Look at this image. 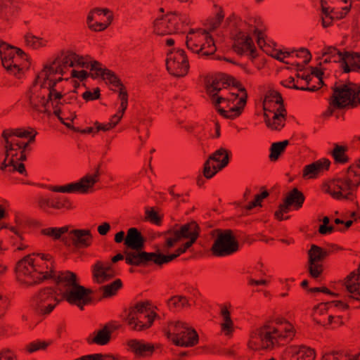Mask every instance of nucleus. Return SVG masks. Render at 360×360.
<instances>
[{
  "instance_id": "20",
  "label": "nucleus",
  "mask_w": 360,
  "mask_h": 360,
  "mask_svg": "<svg viewBox=\"0 0 360 360\" xmlns=\"http://www.w3.org/2000/svg\"><path fill=\"white\" fill-rule=\"evenodd\" d=\"M341 60H342V69L344 73L360 72V52L346 51V55L341 58Z\"/></svg>"
},
{
  "instance_id": "47",
  "label": "nucleus",
  "mask_w": 360,
  "mask_h": 360,
  "mask_svg": "<svg viewBox=\"0 0 360 360\" xmlns=\"http://www.w3.org/2000/svg\"><path fill=\"white\" fill-rule=\"evenodd\" d=\"M48 94L46 95V97L41 96L42 101H43V108L44 110L41 111L42 113L50 116L51 115V110L48 108L49 104L50 101H52V97L55 96L56 94L58 93V91H61V89H57L56 87L47 89Z\"/></svg>"
},
{
  "instance_id": "4",
  "label": "nucleus",
  "mask_w": 360,
  "mask_h": 360,
  "mask_svg": "<svg viewBox=\"0 0 360 360\" xmlns=\"http://www.w3.org/2000/svg\"><path fill=\"white\" fill-rule=\"evenodd\" d=\"M200 232L201 229L198 224L195 220H191L182 225L176 224L172 229L160 233L159 236H170L166 238L163 245L165 249L169 250L174 247L176 243L183 238H199Z\"/></svg>"
},
{
  "instance_id": "25",
  "label": "nucleus",
  "mask_w": 360,
  "mask_h": 360,
  "mask_svg": "<svg viewBox=\"0 0 360 360\" xmlns=\"http://www.w3.org/2000/svg\"><path fill=\"white\" fill-rule=\"evenodd\" d=\"M185 329L187 340H185L183 338H176L174 340V345L183 347H192L198 345L199 342V335L195 329L192 327H188V323L187 327H186Z\"/></svg>"
},
{
  "instance_id": "45",
  "label": "nucleus",
  "mask_w": 360,
  "mask_h": 360,
  "mask_svg": "<svg viewBox=\"0 0 360 360\" xmlns=\"http://www.w3.org/2000/svg\"><path fill=\"white\" fill-rule=\"evenodd\" d=\"M41 75H44V73H41L40 72L36 75L32 85L30 86L29 90L27 92V96L28 98L29 103L30 105L32 107V108L34 109L35 110H39V105L37 103H34V95L36 92H34V89H35L39 83Z\"/></svg>"
},
{
  "instance_id": "19",
  "label": "nucleus",
  "mask_w": 360,
  "mask_h": 360,
  "mask_svg": "<svg viewBox=\"0 0 360 360\" xmlns=\"http://www.w3.org/2000/svg\"><path fill=\"white\" fill-rule=\"evenodd\" d=\"M93 277L98 283L109 281L115 277L114 271L110 265L104 266L101 261H97L92 266Z\"/></svg>"
},
{
  "instance_id": "11",
  "label": "nucleus",
  "mask_w": 360,
  "mask_h": 360,
  "mask_svg": "<svg viewBox=\"0 0 360 360\" xmlns=\"http://www.w3.org/2000/svg\"><path fill=\"white\" fill-rule=\"evenodd\" d=\"M307 271L309 276L313 279L319 278L324 271L323 265L321 264L322 258L319 250V245L312 244L307 251Z\"/></svg>"
},
{
  "instance_id": "57",
  "label": "nucleus",
  "mask_w": 360,
  "mask_h": 360,
  "mask_svg": "<svg viewBox=\"0 0 360 360\" xmlns=\"http://www.w3.org/2000/svg\"><path fill=\"white\" fill-rule=\"evenodd\" d=\"M82 97L86 102L98 100L101 98V89L99 87H96L93 89V92L86 90L82 94Z\"/></svg>"
},
{
  "instance_id": "7",
  "label": "nucleus",
  "mask_w": 360,
  "mask_h": 360,
  "mask_svg": "<svg viewBox=\"0 0 360 360\" xmlns=\"http://www.w3.org/2000/svg\"><path fill=\"white\" fill-rule=\"evenodd\" d=\"M231 156V150L221 147L212 154L204 162L202 174L203 176L210 179L218 172L225 168L229 163Z\"/></svg>"
},
{
  "instance_id": "35",
  "label": "nucleus",
  "mask_w": 360,
  "mask_h": 360,
  "mask_svg": "<svg viewBox=\"0 0 360 360\" xmlns=\"http://www.w3.org/2000/svg\"><path fill=\"white\" fill-rule=\"evenodd\" d=\"M220 314L224 319V323L221 324V330L226 335H229L233 331V322L231 317V312L226 306H223Z\"/></svg>"
},
{
  "instance_id": "39",
  "label": "nucleus",
  "mask_w": 360,
  "mask_h": 360,
  "mask_svg": "<svg viewBox=\"0 0 360 360\" xmlns=\"http://www.w3.org/2000/svg\"><path fill=\"white\" fill-rule=\"evenodd\" d=\"M167 304L170 309H183L186 307H190L188 300L183 295L172 296L168 300Z\"/></svg>"
},
{
  "instance_id": "64",
  "label": "nucleus",
  "mask_w": 360,
  "mask_h": 360,
  "mask_svg": "<svg viewBox=\"0 0 360 360\" xmlns=\"http://www.w3.org/2000/svg\"><path fill=\"white\" fill-rule=\"evenodd\" d=\"M89 77H94L92 72H88L87 71L82 70L80 71L72 70L71 71V77L72 78H77L80 82H83L86 80Z\"/></svg>"
},
{
  "instance_id": "18",
  "label": "nucleus",
  "mask_w": 360,
  "mask_h": 360,
  "mask_svg": "<svg viewBox=\"0 0 360 360\" xmlns=\"http://www.w3.org/2000/svg\"><path fill=\"white\" fill-rule=\"evenodd\" d=\"M270 326L266 324L262 327L257 329L255 335H252V338H258L262 342V348L268 349H273L276 343H278L279 340L283 339H278V335H271L269 331Z\"/></svg>"
},
{
  "instance_id": "37",
  "label": "nucleus",
  "mask_w": 360,
  "mask_h": 360,
  "mask_svg": "<svg viewBox=\"0 0 360 360\" xmlns=\"http://www.w3.org/2000/svg\"><path fill=\"white\" fill-rule=\"evenodd\" d=\"M51 207L56 210H69L74 208L72 202L70 199L64 195H58L52 198V204Z\"/></svg>"
},
{
  "instance_id": "5",
  "label": "nucleus",
  "mask_w": 360,
  "mask_h": 360,
  "mask_svg": "<svg viewBox=\"0 0 360 360\" xmlns=\"http://www.w3.org/2000/svg\"><path fill=\"white\" fill-rule=\"evenodd\" d=\"M125 262L128 265L147 267L155 264L162 267L165 264L164 253L158 249L155 252H146L143 249L138 252H128L124 250Z\"/></svg>"
},
{
  "instance_id": "15",
  "label": "nucleus",
  "mask_w": 360,
  "mask_h": 360,
  "mask_svg": "<svg viewBox=\"0 0 360 360\" xmlns=\"http://www.w3.org/2000/svg\"><path fill=\"white\" fill-rule=\"evenodd\" d=\"M69 236H72L73 247L76 249H86L93 243L94 237L90 229H72Z\"/></svg>"
},
{
  "instance_id": "33",
  "label": "nucleus",
  "mask_w": 360,
  "mask_h": 360,
  "mask_svg": "<svg viewBox=\"0 0 360 360\" xmlns=\"http://www.w3.org/2000/svg\"><path fill=\"white\" fill-rule=\"evenodd\" d=\"M167 14H170L169 17H167V34L181 32V27L180 26L179 21V12L176 11H171L168 12Z\"/></svg>"
},
{
  "instance_id": "58",
  "label": "nucleus",
  "mask_w": 360,
  "mask_h": 360,
  "mask_svg": "<svg viewBox=\"0 0 360 360\" xmlns=\"http://www.w3.org/2000/svg\"><path fill=\"white\" fill-rule=\"evenodd\" d=\"M284 119L280 117L276 112H274L272 120L271 122V127H269L271 130L280 131L285 126Z\"/></svg>"
},
{
  "instance_id": "1",
  "label": "nucleus",
  "mask_w": 360,
  "mask_h": 360,
  "mask_svg": "<svg viewBox=\"0 0 360 360\" xmlns=\"http://www.w3.org/2000/svg\"><path fill=\"white\" fill-rule=\"evenodd\" d=\"M57 290L62 292V299L70 304L77 306L80 310H84L86 305L93 302L91 296L93 290L80 285L79 279L76 273L66 270L56 271L52 278Z\"/></svg>"
},
{
  "instance_id": "52",
  "label": "nucleus",
  "mask_w": 360,
  "mask_h": 360,
  "mask_svg": "<svg viewBox=\"0 0 360 360\" xmlns=\"http://www.w3.org/2000/svg\"><path fill=\"white\" fill-rule=\"evenodd\" d=\"M106 71L107 72H104L105 75L104 76V78H103V80H108L109 84H112L115 87H118L123 84L122 82L121 81L120 77L115 74V72L110 69H108V70Z\"/></svg>"
},
{
  "instance_id": "31",
  "label": "nucleus",
  "mask_w": 360,
  "mask_h": 360,
  "mask_svg": "<svg viewBox=\"0 0 360 360\" xmlns=\"http://www.w3.org/2000/svg\"><path fill=\"white\" fill-rule=\"evenodd\" d=\"M49 190L56 193H79L84 194L79 180L77 182H72L63 186H51Z\"/></svg>"
},
{
  "instance_id": "17",
  "label": "nucleus",
  "mask_w": 360,
  "mask_h": 360,
  "mask_svg": "<svg viewBox=\"0 0 360 360\" xmlns=\"http://www.w3.org/2000/svg\"><path fill=\"white\" fill-rule=\"evenodd\" d=\"M330 161L328 158H321L311 164L304 166L302 176L308 179L316 178L323 171H328L330 168Z\"/></svg>"
},
{
  "instance_id": "56",
  "label": "nucleus",
  "mask_w": 360,
  "mask_h": 360,
  "mask_svg": "<svg viewBox=\"0 0 360 360\" xmlns=\"http://www.w3.org/2000/svg\"><path fill=\"white\" fill-rule=\"evenodd\" d=\"M282 95L278 91L269 89L266 91L264 101L272 105L274 102L276 104L278 100H283Z\"/></svg>"
},
{
  "instance_id": "29",
  "label": "nucleus",
  "mask_w": 360,
  "mask_h": 360,
  "mask_svg": "<svg viewBox=\"0 0 360 360\" xmlns=\"http://www.w3.org/2000/svg\"><path fill=\"white\" fill-rule=\"evenodd\" d=\"M348 146L347 145L333 144V148L330 154L333 158L335 164L344 165L349 162V158L347 154Z\"/></svg>"
},
{
  "instance_id": "42",
  "label": "nucleus",
  "mask_w": 360,
  "mask_h": 360,
  "mask_svg": "<svg viewBox=\"0 0 360 360\" xmlns=\"http://www.w3.org/2000/svg\"><path fill=\"white\" fill-rule=\"evenodd\" d=\"M275 323L277 325H282L285 323L286 326L283 328L285 334L280 333L278 335V339H286L290 338V339L295 335V331L293 326L284 318H277L275 319Z\"/></svg>"
},
{
  "instance_id": "43",
  "label": "nucleus",
  "mask_w": 360,
  "mask_h": 360,
  "mask_svg": "<svg viewBox=\"0 0 360 360\" xmlns=\"http://www.w3.org/2000/svg\"><path fill=\"white\" fill-rule=\"evenodd\" d=\"M25 42L27 46L32 47L33 49H37L45 46L43 43V38L37 37L31 32H27L25 36Z\"/></svg>"
},
{
  "instance_id": "16",
  "label": "nucleus",
  "mask_w": 360,
  "mask_h": 360,
  "mask_svg": "<svg viewBox=\"0 0 360 360\" xmlns=\"http://www.w3.org/2000/svg\"><path fill=\"white\" fill-rule=\"evenodd\" d=\"M126 235L124 246L127 249H130L133 250L132 252H138L144 248L146 238L139 229L136 227L129 228Z\"/></svg>"
},
{
  "instance_id": "48",
  "label": "nucleus",
  "mask_w": 360,
  "mask_h": 360,
  "mask_svg": "<svg viewBox=\"0 0 360 360\" xmlns=\"http://www.w3.org/2000/svg\"><path fill=\"white\" fill-rule=\"evenodd\" d=\"M106 16L107 20L105 22H96L89 25V28L94 32H101L107 29L113 20L112 12L111 11V13H108Z\"/></svg>"
},
{
  "instance_id": "59",
  "label": "nucleus",
  "mask_w": 360,
  "mask_h": 360,
  "mask_svg": "<svg viewBox=\"0 0 360 360\" xmlns=\"http://www.w3.org/2000/svg\"><path fill=\"white\" fill-rule=\"evenodd\" d=\"M227 86H231L238 89V91L242 93V95L248 94L247 90L245 86L241 84V82L237 80L233 76L229 75V78L227 80Z\"/></svg>"
},
{
  "instance_id": "32",
  "label": "nucleus",
  "mask_w": 360,
  "mask_h": 360,
  "mask_svg": "<svg viewBox=\"0 0 360 360\" xmlns=\"http://www.w3.org/2000/svg\"><path fill=\"white\" fill-rule=\"evenodd\" d=\"M289 145L288 140L273 143L269 148L270 154L269 158L271 162L277 161L281 155L285 152L286 147Z\"/></svg>"
},
{
  "instance_id": "23",
  "label": "nucleus",
  "mask_w": 360,
  "mask_h": 360,
  "mask_svg": "<svg viewBox=\"0 0 360 360\" xmlns=\"http://www.w3.org/2000/svg\"><path fill=\"white\" fill-rule=\"evenodd\" d=\"M344 285L347 291L350 293L347 296L348 298L355 300V297H357L360 292V278L356 271L350 272L346 276Z\"/></svg>"
},
{
  "instance_id": "55",
  "label": "nucleus",
  "mask_w": 360,
  "mask_h": 360,
  "mask_svg": "<svg viewBox=\"0 0 360 360\" xmlns=\"http://www.w3.org/2000/svg\"><path fill=\"white\" fill-rule=\"evenodd\" d=\"M172 326L173 327V333H174V339L172 340V342L174 343V340L177 338H179V335H181L180 332L185 329L186 327H187V323L182 322L180 321H177L176 322H169L168 324V327Z\"/></svg>"
},
{
  "instance_id": "40",
  "label": "nucleus",
  "mask_w": 360,
  "mask_h": 360,
  "mask_svg": "<svg viewBox=\"0 0 360 360\" xmlns=\"http://www.w3.org/2000/svg\"><path fill=\"white\" fill-rule=\"evenodd\" d=\"M248 98V94L242 95L241 97L239 98L238 102L237 103V105L230 108L229 112H231V120H234L242 114L247 104Z\"/></svg>"
},
{
  "instance_id": "51",
  "label": "nucleus",
  "mask_w": 360,
  "mask_h": 360,
  "mask_svg": "<svg viewBox=\"0 0 360 360\" xmlns=\"http://www.w3.org/2000/svg\"><path fill=\"white\" fill-rule=\"evenodd\" d=\"M292 207L286 200H283V203L278 205V210L274 213L275 218L278 221L286 220L290 218L289 216L283 217L284 213H288Z\"/></svg>"
},
{
  "instance_id": "3",
  "label": "nucleus",
  "mask_w": 360,
  "mask_h": 360,
  "mask_svg": "<svg viewBox=\"0 0 360 360\" xmlns=\"http://www.w3.org/2000/svg\"><path fill=\"white\" fill-rule=\"evenodd\" d=\"M217 236L211 247L212 254L218 257L231 255L239 249V243L231 229H217L211 232V235Z\"/></svg>"
},
{
  "instance_id": "46",
  "label": "nucleus",
  "mask_w": 360,
  "mask_h": 360,
  "mask_svg": "<svg viewBox=\"0 0 360 360\" xmlns=\"http://www.w3.org/2000/svg\"><path fill=\"white\" fill-rule=\"evenodd\" d=\"M118 98L120 100V112L124 113L128 107L129 94L124 84L118 86Z\"/></svg>"
},
{
  "instance_id": "8",
  "label": "nucleus",
  "mask_w": 360,
  "mask_h": 360,
  "mask_svg": "<svg viewBox=\"0 0 360 360\" xmlns=\"http://www.w3.org/2000/svg\"><path fill=\"white\" fill-rule=\"evenodd\" d=\"M56 292L53 287H44L36 292L30 299L29 305L34 313L38 316H47L53 311L50 298Z\"/></svg>"
},
{
  "instance_id": "53",
  "label": "nucleus",
  "mask_w": 360,
  "mask_h": 360,
  "mask_svg": "<svg viewBox=\"0 0 360 360\" xmlns=\"http://www.w3.org/2000/svg\"><path fill=\"white\" fill-rule=\"evenodd\" d=\"M146 219L155 225H160L162 221V217L157 211L151 207L150 210H146Z\"/></svg>"
},
{
  "instance_id": "61",
  "label": "nucleus",
  "mask_w": 360,
  "mask_h": 360,
  "mask_svg": "<svg viewBox=\"0 0 360 360\" xmlns=\"http://www.w3.org/2000/svg\"><path fill=\"white\" fill-rule=\"evenodd\" d=\"M295 56L297 58H303V63L304 65H307L311 60V54L310 51L306 48H300L299 50L296 51Z\"/></svg>"
},
{
  "instance_id": "38",
  "label": "nucleus",
  "mask_w": 360,
  "mask_h": 360,
  "mask_svg": "<svg viewBox=\"0 0 360 360\" xmlns=\"http://www.w3.org/2000/svg\"><path fill=\"white\" fill-rule=\"evenodd\" d=\"M330 306V302H321L317 305H315L313 308L314 314L313 315V321L318 325L325 326L326 324L319 318L320 316L327 313Z\"/></svg>"
},
{
  "instance_id": "49",
  "label": "nucleus",
  "mask_w": 360,
  "mask_h": 360,
  "mask_svg": "<svg viewBox=\"0 0 360 360\" xmlns=\"http://www.w3.org/2000/svg\"><path fill=\"white\" fill-rule=\"evenodd\" d=\"M170 14L162 15L159 18H157L153 21V28L154 33L158 35H165L167 34L166 32V26H164V23L162 22L163 20L167 19V17H169Z\"/></svg>"
},
{
  "instance_id": "54",
  "label": "nucleus",
  "mask_w": 360,
  "mask_h": 360,
  "mask_svg": "<svg viewBox=\"0 0 360 360\" xmlns=\"http://www.w3.org/2000/svg\"><path fill=\"white\" fill-rule=\"evenodd\" d=\"M111 13V11L107 8H94L91 9L86 18V23L88 25V27L92 24V22L94 19V14H97L98 15L103 14L104 15H108V13Z\"/></svg>"
},
{
  "instance_id": "60",
  "label": "nucleus",
  "mask_w": 360,
  "mask_h": 360,
  "mask_svg": "<svg viewBox=\"0 0 360 360\" xmlns=\"http://www.w3.org/2000/svg\"><path fill=\"white\" fill-rule=\"evenodd\" d=\"M69 56H72L75 65H78L81 68H89V63L84 61V56H80L72 51L69 50Z\"/></svg>"
},
{
  "instance_id": "44",
  "label": "nucleus",
  "mask_w": 360,
  "mask_h": 360,
  "mask_svg": "<svg viewBox=\"0 0 360 360\" xmlns=\"http://www.w3.org/2000/svg\"><path fill=\"white\" fill-rule=\"evenodd\" d=\"M224 18V10L221 6H219V11L216 13L215 17L207 19V22L210 25L208 32H210L216 30L221 25Z\"/></svg>"
},
{
  "instance_id": "10",
  "label": "nucleus",
  "mask_w": 360,
  "mask_h": 360,
  "mask_svg": "<svg viewBox=\"0 0 360 360\" xmlns=\"http://www.w3.org/2000/svg\"><path fill=\"white\" fill-rule=\"evenodd\" d=\"M126 316L122 319L127 326H129L133 331H143L150 328L153 324L154 320L156 318H159V315L154 311H150L146 317L148 319V321L143 323L139 319V314L133 309L131 307H129L128 309H124Z\"/></svg>"
},
{
  "instance_id": "21",
  "label": "nucleus",
  "mask_w": 360,
  "mask_h": 360,
  "mask_svg": "<svg viewBox=\"0 0 360 360\" xmlns=\"http://www.w3.org/2000/svg\"><path fill=\"white\" fill-rule=\"evenodd\" d=\"M127 345L131 352L139 357L150 356L155 352V347L152 343H143L136 339L129 340Z\"/></svg>"
},
{
  "instance_id": "63",
  "label": "nucleus",
  "mask_w": 360,
  "mask_h": 360,
  "mask_svg": "<svg viewBox=\"0 0 360 360\" xmlns=\"http://www.w3.org/2000/svg\"><path fill=\"white\" fill-rule=\"evenodd\" d=\"M243 44H245V46L247 47L248 50H250V53L252 57V58H256L258 55L257 53V49L254 44V42L252 41V39L250 35H247V37L245 39V41H243Z\"/></svg>"
},
{
  "instance_id": "24",
  "label": "nucleus",
  "mask_w": 360,
  "mask_h": 360,
  "mask_svg": "<svg viewBox=\"0 0 360 360\" xmlns=\"http://www.w3.org/2000/svg\"><path fill=\"white\" fill-rule=\"evenodd\" d=\"M33 274H34V278H32L33 279L32 281H22V284L25 285L27 288H30L39 285L46 280H52V278L55 276V261H53L51 263V267L49 271H37V272H33Z\"/></svg>"
},
{
  "instance_id": "50",
  "label": "nucleus",
  "mask_w": 360,
  "mask_h": 360,
  "mask_svg": "<svg viewBox=\"0 0 360 360\" xmlns=\"http://www.w3.org/2000/svg\"><path fill=\"white\" fill-rule=\"evenodd\" d=\"M50 345L51 342L38 340L29 343L26 346V350L29 353H33L40 349L45 350Z\"/></svg>"
},
{
  "instance_id": "22",
  "label": "nucleus",
  "mask_w": 360,
  "mask_h": 360,
  "mask_svg": "<svg viewBox=\"0 0 360 360\" xmlns=\"http://www.w3.org/2000/svg\"><path fill=\"white\" fill-rule=\"evenodd\" d=\"M59 60L60 58L57 57L49 64L44 65L43 69L41 70V73H44V77L41 81V88L46 86V80H49V77L51 75L60 74L63 76L65 73V68Z\"/></svg>"
},
{
  "instance_id": "14",
  "label": "nucleus",
  "mask_w": 360,
  "mask_h": 360,
  "mask_svg": "<svg viewBox=\"0 0 360 360\" xmlns=\"http://www.w3.org/2000/svg\"><path fill=\"white\" fill-rule=\"evenodd\" d=\"M34 263V259L32 258V255H27L16 263L15 267L16 278L21 284L24 281L22 278V276L34 278L33 272H37V269Z\"/></svg>"
},
{
  "instance_id": "2",
  "label": "nucleus",
  "mask_w": 360,
  "mask_h": 360,
  "mask_svg": "<svg viewBox=\"0 0 360 360\" xmlns=\"http://www.w3.org/2000/svg\"><path fill=\"white\" fill-rule=\"evenodd\" d=\"M333 93L328 98V106L322 117L333 116L336 110H348L357 108L360 104V85L352 82L331 87Z\"/></svg>"
},
{
  "instance_id": "34",
  "label": "nucleus",
  "mask_w": 360,
  "mask_h": 360,
  "mask_svg": "<svg viewBox=\"0 0 360 360\" xmlns=\"http://www.w3.org/2000/svg\"><path fill=\"white\" fill-rule=\"evenodd\" d=\"M122 288V281L117 278L110 284L103 285L100 290L103 291L102 296L98 299L101 301L103 298L111 297L117 294V292Z\"/></svg>"
},
{
  "instance_id": "28",
  "label": "nucleus",
  "mask_w": 360,
  "mask_h": 360,
  "mask_svg": "<svg viewBox=\"0 0 360 360\" xmlns=\"http://www.w3.org/2000/svg\"><path fill=\"white\" fill-rule=\"evenodd\" d=\"M202 34L205 35V42L200 45L196 53L200 56L207 57L214 55L217 51L214 40L210 32L203 30Z\"/></svg>"
},
{
  "instance_id": "41",
  "label": "nucleus",
  "mask_w": 360,
  "mask_h": 360,
  "mask_svg": "<svg viewBox=\"0 0 360 360\" xmlns=\"http://www.w3.org/2000/svg\"><path fill=\"white\" fill-rule=\"evenodd\" d=\"M295 357L296 360H314L316 352L314 349L302 345L295 352Z\"/></svg>"
},
{
  "instance_id": "6",
  "label": "nucleus",
  "mask_w": 360,
  "mask_h": 360,
  "mask_svg": "<svg viewBox=\"0 0 360 360\" xmlns=\"http://www.w3.org/2000/svg\"><path fill=\"white\" fill-rule=\"evenodd\" d=\"M165 63L167 70L175 77H185L188 72L190 68L188 58L184 49L169 50Z\"/></svg>"
},
{
  "instance_id": "62",
  "label": "nucleus",
  "mask_w": 360,
  "mask_h": 360,
  "mask_svg": "<svg viewBox=\"0 0 360 360\" xmlns=\"http://www.w3.org/2000/svg\"><path fill=\"white\" fill-rule=\"evenodd\" d=\"M151 306V302L149 300H146L143 302H137L134 306H131L133 309H134L139 314H142L144 312L147 311L148 309H150V307Z\"/></svg>"
},
{
  "instance_id": "26",
  "label": "nucleus",
  "mask_w": 360,
  "mask_h": 360,
  "mask_svg": "<svg viewBox=\"0 0 360 360\" xmlns=\"http://www.w3.org/2000/svg\"><path fill=\"white\" fill-rule=\"evenodd\" d=\"M94 338L89 336L86 338V342L89 345L103 346L108 344L111 340V331L108 330V326H104L101 329L94 331Z\"/></svg>"
},
{
  "instance_id": "12",
  "label": "nucleus",
  "mask_w": 360,
  "mask_h": 360,
  "mask_svg": "<svg viewBox=\"0 0 360 360\" xmlns=\"http://www.w3.org/2000/svg\"><path fill=\"white\" fill-rule=\"evenodd\" d=\"M340 174L341 176L338 177L339 180L336 181L337 183L340 184L345 191L354 194V192L356 191L360 186L359 171H356L349 166Z\"/></svg>"
},
{
  "instance_id": "30",
  "label": "nucleus",
  "mask_w": 360,
  "mask_h": 360,
  "mask_svg": "<svg viewBox=\"0 0 360 360\" xmlns=\"http://www.w3.org/2000/svg\"><path fill=\"white\" fill-rule=\"evenodd\" d=\"M100 167V165L96 167L95 172L93 174H86L79 179L84 194L88 193L89 192V189L92 188L95 184L98 182Z\"/></svg>"
},
{
  "instance_id": "36",
  "label": "nucleus",
  "mask_w": 360,
  "mask_h": 360,
  "mask_svg": "<svg viewBox=\"0 0 360 360\" xmlns=\"http://www.w3.org/2000/svg\"><path fill=\"white\" fill-rule=\"evenodd\" d=\"M346 51L342 52L335 46H326L323 49L322 56H326L331 58L333 63H340L341 68H342V60L341 58L345 57Z\"/></svg>"
},
{
  "instance_id": "9",
  "label": "nucleus",
  "mask_w": 360,
  "mask_h": 360,
  "mask_svg": "<svg viewBox=\"0 0 360 360\" xmlns=\"http://www.w3.org/2000/svg\"><path fill=\"white\" fill-rule=\"evenodd\" d=\"M0 57L2 65L6 71L16 78L20 79L25 72L23 68H20V65L14 61L15 53L13 46L6 42L1 41Z\"/></svg>"
},
{
  "instance_id": "27",
  "label": "nucleus",
  "mask_w": 360,
  "mask_h": 360,
  "mask_svg": "<svg viewBox=\"0 0 360 360\" xmlns=\"http://www.w3.org/2000/svg\"><path fill=\"white\" fill-rule=\"evenodd\" d=\"M283 199L286 200L295 210H298L302 207L305 200V196L301 191L295 187L287 193Z\"/></svg>"
},
{
  "instance_id": "13",
  "label": "nucleus",
  "mask_w": 360,
  "mask_h": 360,
  "mask_svg": "<svg viewBox=\"0 0 360 360\" xmlns=\"http://www.w3.org/2000/svg\"><path fill=\"white\" fill-rule=\"evenodd\" d=\"M339 180L338 178H334L330 180L328 183L323 185V190L326 193L330 195V196L338 200H347L349 201H354L356 198L354 194L351 192H347L344 193L345 190L340 184L337 183L336 181Z\"/></svg>"
}]
</instances>
